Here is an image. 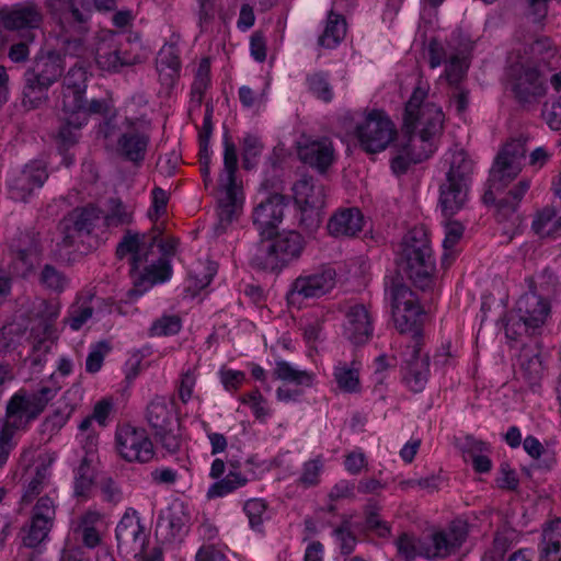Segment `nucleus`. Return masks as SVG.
I'll return each mask as SVG.
<instances>
[{"mask_svg": "<svg viewBox=\"0 0 561 561\" xmlns=\"http://www.w3.org/2000/svg\"><path fill=\"white\" fill-rule=\"evenodd\" d=\"M507 87L520 104L537 102L546 94L538 69L522 62L512 64L506 71Z\"/></svg>", "mask_w": 561, "mask_h": 561, "instance_id": "obj_9", "label": "nucleus"}, {"mask_svg": "<svg viewBox=\"0 0 561 561\" xmlns=\"http://www.w3.org/2000/svg\"><path fill=\"white\" fill-rule=\"evenodd\" d=\"M172 266L167 257H160L157 262L145 268V272L135 280V289L141 295L157 283H163L171 278Z\"/></svg>", "mask_w": 561, "mask_h": 561, "instance_id": "obj_30", "label": "nucleus"}, {"mask_svg": "<svg viewBox=\"0 0 561 561\" xmlns=\"http://www.w3.org/2000/svg\"><path fill=\"white\" fill-rule=\"evenodd\" d=\"M296 205L324 207L325 188L311 176L304 175L293 186Z\"/></svg>", "mask_w": 561, "mask_h": 561, "instance_id": "obj_28", "label": "nucleus"}, {"mask_svg": "<svg viewBox=\"0 0 561 561\" xmlns=\"http://www.w3.org/2000/svg\"><path fill=\"white\" fill-rule=\"evenodd\" d=\"M243 510L249 518L251 528L261 531L264 516L266 514L265 502L260 499L249 500L245 502Z\"/></svg>", "mask_w": 561, "mask_h": 561, "instance_id": "obj_52", "label": "nucleus"}, {"mask_svg": "<svg viewBox=\"0 0 561 561\" xmlns=\"http://www.w3.org/2000/svg\"><path fill=\"white\" fill-rule=\"evenodd\" d=\"M300 211L299 226L307 232L313 233L322 222L323 207L297 205Z\"/></svg>", "mask_w": 561, "mask_h": 561, "instance_id": "obj_49", "label": "nucleus"}, {"mask_svg": "<svg viewBox=\"0 0 561 561\" xmlns=\"http://www.w3.org/2000/svg\"><path fill=\"white\" fill-rule=\"evenodd\" d=\"M263 150V144L257 136L247 135L242 142V157L243 167L245 169H252L256 163V158Z\"/></svg>", "mask_w": 561, "mask_h": 561, "instance_id": "obj_50", "label": "nucleus"}, {"mask_svg": "<svg viewBox=\"0 0 561 561\" xmlns=\"http://www.w3.org/2000/svg\"><path fill=\"white\" fill-rule=\"evenodd\" d=\"M542 547L561 549V519H554L542 531Z\"/></svg>", "mask_w": 561, "mask_h": 561, "instance_id": "obj_59", "label": "nucleus"}, {"mask_svg": "<svg viewBox=\"0 0 561 561\" xmlns=\"http://www.w3.org/2000/svg\"><path fill=\"white\" fill-rule=\"evenodd\" d=\"M108 351L110 346L105 341L98 342L88 354L85 370L90 374L98 373L102 368L104 357Z\"/></svg>", "mask_w": 561, "mask_h": 561, "instance_id": "obj_56", "label": "nucleus"}, {"mask_svg": "<svg viewBox=\"0 0 561 561\" xmlns=\"http://www.w3.org/2000/svg\"><path fill=\"white\" fill-rule=\"evenodd\" d=\"M108 110L107 103L104 100L93 99L90 102H87L83 98L82 108L75 111H64L62 113L71 114L70 124H72L77 128H81L88 121L89 115L91 114H105Z\"/></svg>", "mask_w": 561, "mask_h": 561, "instance_id": "obj_39", "label": "nucleus"}, {"mask_svg": "<svg viewBox=\"0 0 561 561\" xmlns=\"http://www.w3.org/2000/svg\"><path fill=\"white\" fill-rule=\"evenodd\" d=\"M542 117L548 126L553 130L561 129V100L558 99L551 104L545 103Z\"/></svg>", "mask_w": 561, "mask_h": 561, "instance_id": "obj_63", "label": "nucleus"}, {"mask_svg": "<svg viewBox=\"0 0 561 561\" xmlns=\"http://www.w3.org/2000/svg\"><path fill=\"white\" fill-rule=\"evenodd\" d=\"M238 169L237 147L228 131L224 134V170L219 175V186L225 192V198L219 201L220 218L229 220L237 204L236 172Z\"/></svg>", "mask_w": 561, "mask_h": 561, "instance_id": "obj_12", "label": "nucleus"}, {"mask_svg": "<svg viewBox=\"0 0 561 561\" xmlns=\"http://www.w3.org/2000/svg\"><path fill=\"white\" fill-rule=\"evenodd\" d=\"M309 90L318 99L330 102L333 99V91L329 83L328 75L319 71L307 77Z\"/></svg>", "mask_w": 561, "mask_h": 561, "instance_id": "obj_48", "label": "nucleus"}, {"mask_svg": "<svg viewBox=\"0 0 561 561\" xmlns=\"http://www.w3.org/2000/svg\"><path fill=\"white\" fill-rule=\"evenodd\" d=\"M0 21L5 30L35 33L43 22V13L37 3L25 1L14 4L11 9H1Z\"/></svg>", "mask_w": 561, "mask_h": 561, "instance_id": "obj_15", "label": "nucleus"}, {"mask_svg": "<svg viewBox=\"0 0 561 561\" xmlns=\"http://www.w3.org/2000/svg\"><path fill=\"white\" fill-rule=\"evenodd\" d=\"M46 169L38 162L27 164L21 174L14 180L13 188L19 192V197L25 198L35 188L42 187L47 180Z\"/></svg>", "mask_w": 561, "mask_h": 561, "instance_id": "obj_29", "label": "nucleus"}, {"mask_svg": "<svg viewBox=\"0 0 561 561\" xmlns=\"http://www.w3.org/2000/svg\"><path fill=\"white\" fill-rule=\"evenodd\" d=\"M93 312V308L89 305L73 304L69 308L68 317L65 319V322L68 323L73 331H78L91 319Z\"/></svg>", "mask_w": 561, "mask_h": 561, "instance_id": "obj_53", "label": "nucleus"}, {"mask_svg": "<svg viewBox=\"0 0 561 561\" xmlns=\"http://www.w3.org/2000/svg\"><path fill=\"white\" fill-rule=\"evenodd\" d=\"M24 87L22 91L21 105L25 111H34L39 108L42 105L48 102V90L50 87L35 79L23 75Z\"/></svg>", "mask_w": 561, "mask_h": 561, "instance_id": "obj_32", "label": "nucleus"}, {"mask_svg": "<svg viewBox=\"0 0 561 561\" xmlns=\"http://www.w3.org/2000/svg\"><path fill=\"white\" fill-rule=\"evenodd\" d=\"M119 455L127 461L146 463L154 456L153 445L146 430L123 425L116 432Z\"/></svg>", "mask_w": 561, "mask_h": 561, "instance_id": "obj_13", "label": "nucleus"}, {"mask_svg": "<svg viewBox=\"0 0 561 561\" xmlns=\"http://www.w3.org/2000/svg\"><path fill=\"white\" fill-rule=\"evenodd\" d=\"M36 34L31 33H21V39L16 43H13L8 51L9 58L13 62H24L27 60L30 55V44L34 42Z\"/></svg>", "mask_w": 561, "mask_h": 561, "instance_id": "obj_55", "label": "nucleus"}, {"mask_svg": "<svg viewBox=\"0 0 561 561\" xmlns=\"http://www.w3.org/2000/svg\"><path fill=\"white\" fill-rule=\"evenodd\" d=\"M399 554L405 561H413L416 557L426 558V538H417L409 534H402L397 541Z\"/></svg>", "mask_w": 561, "mask_h": 561, "instance_id": "obj_38", "label": "nucleus"}, {"mask_svg": "<svg viewBox=\"0 0 561 561\" xmlns=\"http://www.w3.org/2000/svg\"><path fill=\"white\" fill-rule=\"evenodd\" d=\"M428 84L419 79L410 99L405 103L402 133L407 140L394 146L396 156L391 159V170L397 175L407 173L412 164H417L428 158L426 152H414L412 136L419 131L422 142L430 141L440 134L444 124V113L440 106L425 102Z\"/></svg>", "mask_w": 561, "mask_h": 561, "instance_id": "obj_2", "label": "nucleus"}, {"mask_svg": "<svg viewBox=\"0 0 561 561\" xmlns=\"http://www.w3.org/2000/svg\"><path fill=\"white\" fill-rule=\"evenodd\" d=\"M118 550L126 553L139 554L147 548L148 535L141 524L137 512L128 511L123 515L115 529Z\"/></svg>", "mask_w": 561, "mask_h": 561, "instance_id": "obj_17", "label": "nucleus"}, {"mask_svg": "<svg viewBox=\"0 0 561 561\" xmlns=\"http://www.w3.org/2000/svg\"><path fill=\"white\" fill-rule=\"evenodd\" d=\"M94 470L91 466V459L84 456L75 470L73 494L76 497L88 499L94 483Z\"/></svg>", "mask_w": 561, "mask_h": 561, "instance_id": "obj_36", "label": "nucleus"}, {"mask_svg": "<svg viewBox=\"0 0 561 561\" xmlns=\"http://www.w3.org/2000/svg\"><path fill=\"white\" fill-rule=\"evenodd\" d=\"M364 225V216L357 207L341 208L328 221L327 229L335 238L354 237Z\"/></svg>", "mask_w": 561, "mask_h": 561, "instance_id": "obj_24", "label": "nucleus"}, {"mask_svg": "<svg viewBox=\"0 0 561 561\" xmlns=\"http://www.w3.org/2000/svg\"><path fill=\"white\" fill-rule=\"evenodd\" d=\"M397 135L394 124L381 111L369 112L355 127L360 148L367 153L383 151Z\"/></svg>", "mask_w": 561, "mask_h": 561, "instance_id": "obj_8", "label": "nucleus"}, {"mask_svg": "<svg viewBox=\"0 0 561 561\" xmlns=\"http://www.w3.org/2000/svg\"><path fill=\"white\" fill-rule=\"evenodd\" d=\"M468 65L461 58L458 56L451 57L449 65L446 67L448 82L455 87H460L459 82L465 77Z\"/></svg>", "mask_w": 561, "mask_h": 561, "instance_id": "obj_62", "label": "nucleus"}, {"mask_svg": "<svg viewBox=\"0 0 561 561\" xmlns=\"http://www.w3.org/2000/svg\"><path fill=\"white\" fill-rule=\"evenodd\" d=\"M51 525L53 522L33 514L31 526L27 535L23 538V543L30 548L38 546L48 536Z\"/></svg>", "mask_w": 561, "mask_h": 561, "instance_id": "obj_44", "label": "nucleus"}, {"mask_svg": "<svg viewBox=\"0 0 561 561\" xmlns=\"http://www.w3.org/2000/svg\"><path fill=\"white\" fill-rule=\"evenodd\" d=\"M322 467L323 465L320 457L305 462L299 482L306 488L317 485Z\"/></svg>", "mask_w": 561, "mask_h": 561, "instance_id": "obj_58", "label": "nucleus"}, {"mask_svg": "<svg viewBox=\"0 0 561 561\" xmlns=\"http://www.w3.org/2000/svg\"><path fill=\"white\" fill-rule=\"evenodd\" d=\"M519 321L526 329L540 328L550 311L549 304L536 291L534 282L530 280L529 291L520 296L516 304Z\"/></svg>", "mask_w": 561, "mask_h": 561, "instance_id": "obj_20", "label": "nucleus"}, {"mask_svg": "<svg viewBox=\"0 0 561 561\" xmlns=\"http://www.w3.org/2000/svg\"><path fill=\"white\" fill-rule=\"evenodd\" d=\"M156 68L162 85L172 88L180 77L181 61L175 45H164L156 58Z\"/></svg>", "mask_w": 561, "mask_h": 561, "instance_id": "obj_26", "label": "nucleus"}, {"mask_svg": "<svg viewBox=\"0 0 561 561\" xmlns=\"http://www.w3.org/2000/svg\"><path fill=\"white\" fill-rule=\"evenodd\" d=\"M210 83V60L209 58H203L195 73L194 82L191 90V100L196 104L203 102L204 93Z\"/></svg>", "mask_w": 561, "mask_h": 561, "instance_id": "obj_40", "label": "nucleus"}, {"mask_svg": "<svg viewBox=\"0 0 561 561\" xmlns=\"http://www.w3.org/2000/svg\"><path fill=\"white\" fill-rule=\"evenodd\" d=\"M247 482L248 479L245 476L241 474L238 471L230 470L225 478L220 479L219 481H216L208 488L207 497L216 499L226 496L232 493L238 488L245 485Z\"/></svg>", "mask_w": 561, "mask_h": 561, "instance_id": "obj_37", "label": "nucleus"}, {"mask_svg": "<svg viewBox=\"0 0 561 561\" xmlns=\"http://www.w3.org/2000/svg\"><path fill=\"white\" fill-rule=\"evenodd\" d=\"M65 56L56 50H39L32 62V66L25 70L28 76L48 87L55 84L62 76L65 70Z\"/></svg>", "mask_w": 561, "mask_h": 561, "instance_id": "obj_19", "label": "nucleus"}, {"mask_svg": "<svg viewBox=\"0 0 561 561\" xmlns=\"http://www.w3.org/2000/svg\"><path fill=\"white\" fill-rule=\"evenodd\" d=\"M335 280L336 273L331 267L300 275L291 283L287 300L289 304H301L305 299L320 298L335 286Z\"/></svg>", "mask_w": 561, "mask_h": 561, "instance_id": "obj_11", "label": "nucleus"}, {"mask_svg": "<svg viewBox=\"0 0 561 561\" xmlns=\"http://www.w3.org/2000/svg\"><path fill=\"white\" fill-rule=\"evenodd\" d=\"M512 548V540L504 533H496L492 547L486 550L482 561H502L505 560V553Z\"/></svg>", "mask_w": 561, "mask_h": 561, "instance_id": "obj_51", "label": "nucleus"}, {"mask_svg": "<svg viewBox=\"0 0 561 561\" xmlns=\"http://www.w3.org/2000/svg\"><path fill=\"white\" fill-rule=\"evenodd\" d=\"M448 165L445 179L439 184L438 197V204L446 218L465 207L472 183L474 162L463 149H458L450 153Z\"/></svg>", "mask_w": 561, "mask_h": 561, "instance_id": "obj_4", "label": "nucleus"}, {"mask_svg": "<svg viewBox=\"0 0 561 561\" xmlns=\"http://www.w3.org/2000/svg\"><path fill=\"white\" fill-rule=\"evenodd\" d=\"M274 369V377L284 381L294 382L297 385H309L310 376L305 370H298L285 360H277Z\"/></svg>", "mask_w": 561, "mask_h": 561, "instance_id": "obj_47", "label": "nucleus"}, {"mask_svg": "<svg viewBox=\"0 0 561 561\" xmlns=\"http://www.w3.org/2000/svg\"><path fill=\"white\" fill-rule=\"evenodd\" d=\"M468 537V525L454 520L447 529L435 531L426 537V559H444L456 553Z\"/></svg>", "mask_w": 561, "mask_h": 561, "instance_id": "obj_14", "label": "nucleus"}, {"mask_svg": "<svg viewBox=\"0 0 561 561\" xmlns=\"http://www.w3.org/2000/svg\"><path fill=\"white\" fill-rule=\"evenodd\" d=\"M334 535L340 540V551L344 556L351 554L356 546V537L350 530L348 522H344L340 527L334 529Z\"/></svg>", "mask_w": 561, "mask_h": 561, "instance_id": "obj_60", "label": "nucleus"}, {"mask_svg": "<svg viewBox=\"0 0 561 561\" xmlns=\"http://www.w3.org/2000/svg\"><path fill=\"white\" fill-rule=\"evenodd\" d=\"M527 137L520 135L507 141L495 157L492 165V181L514 180L520 172V160L526 153Z\"/></svg>", "mask_w": 561, "mask_h": 561, "instance_id": "obj_16", "label": "nucleus"}, {"mask_svg": "<svg viewBox=\"0 0 561 561\" xmlns=\"http://www.w3.org/2000/svg\"><path fill=\"white\" fill-rule=\"evenodd\" d=\"M182 328L181 318L176 314L162 316L154 320L149 329L150 336L175 335Z\"/></svg>", "mask_w": 561, "mask_h": 561, "instance_id": "obj_46", "label": "nucleus"}, {"mask_svg": "<svg viewBox=\"0 0 561 561\" xmlns=\"http://www.w3.org/2000/svg\"><path fill=\"white\" fill-rule=\"evenodd\" d=\"M67 276L54 265L45 264L39 274V283L47 289L61 293L68 286Z\"/></svg>", "mask_w": 561, "mask_h": 561, "instance_id": "obj_43", "label": "nucleus"}, {"mask_svg": "<svg viewBox=\"0 0 561 561\" xmlns=\"http://www.w3.org/2000/svg\"><path fill=\"white\" fill-rule=\"evenodd\" d=\"M152 205L148 211V216L152 221H157L158 218L163 215L167 210L169 201L168 193L161 187H154L152 190Z\"/></svg>", "mask_w": 561, "mask_h": 561, "instance_id": "obj_61", "label": "nucleus"}, {"mask_svg": "<svg viewBox=\"0 0 561 561\" xmlns=\"http://www.w3.org/2000/svg\"><path fill=\"white\" fill-rule=\"evenodd\" d=\"M150 135L146 128L126 119V129L117 139V152L125 160L139 164L145 160Z\"/></svg>", "mask_w": 561, "mask_h": 561, "instance_id": "obj_18", "label": "nucleus"}, {"mask_svg": "<svg viewBox=\"0 0 561 561\" xmlns=\"http://www.w3.org/2000/svg\"><path fill=\"white\" fill-rule=\"evenodd\" d=\"M87 68L76 62L62 80L61 110L75 111L82 108L83 95L87 89Z\"/></svg>", "mask_w": 561, "mask_h": 561, "instance_id": "obj_21", "label": "nucleus"}, {"mask_svg": "<svg viewBox=\"0 0 561 561\" xmlns=\"http://www.w3.org/2000/svg\"><path fill=\"white\" fill-rule=\"evenodd\" d=\"M410 357L405 359L402 367V379L413 392H421L430 375V357L421 355V345H408Z\"/></svg>", "mask_w": 561, "mask_h": 561, "instance_id": "obj_22", "label": "nucleus"}, {"mask_svg": "<svg viewBox=\"0 0 561 561\" xmlns=\"http://www.w3.org/2000/svg\"><path fill=\"white\" fill-rule=\"evenodd\" d=\"M102 519L100 512L88 510L73 522V534L81 537L83 547L94 549L102 543V534L99 529Z\"/></svg>", "mask_w": 561, "mask_h": 561, "instance_id": "obj_25", "label": "nucleus"}, {"mask_svg": "<svg viewBox=\"0 0 561 561\" xmlns=\"http://www.w3.org/2000/svg\"><path fill=\"white\" fill-rule=\"evenodd\" d=\"M95 61L101 70L118 72L123 67L138 64L140 57L125 48L116 32L108 31L99 37L95 47Z\"/></svg>", "mask_w": 561, "mask_h": 561, "instance_id": "obj_10", "label": "nucleus"}, {"mask_svg": "<svg viewBox=\"0 0 561 561\" xmlns=\"http://www.w3.org/2000/svg\"><path fill=\"white\" fill-rule=\"evenodd\" d=\"M334 378L342 391L348 393L359 391V377L356 369L348 368L346 365H339L334 368Z\"/></svg>", "mask_w": 561, "mask_h": 561, "instance_id": "obj_45", "label": "nucleus"}, {"mask_svg": "<svg viewBox=\"0 0 561 561\" xmlns=\"http://www.w3.org/2000/svg\"><path fill=\"white\" fill-rule=\"evenodd\" d=\"M398 268L422 290L432 284L435 259L427 233L422 228L411 229L402 239L397 259Z\"/></svg>", "mask_w": 561, "mask_h": 561, "instance_id": "obj_3", "label": "nucleus"}, {"mask_svg": "<svg viewBox=\"0 0 561 561\" xmlns=\"http://www.w3.org/2000/svg\"><path fill=\"white\" fill-rule=\"evenodd\" d=\"M107 228H117L133 221V210L118 197H111L106 203V213L103 216Z\"/></svg>", "mask_w": 561, "mask_h": 561, "instance_id": "obj_35", "label": "nucleus"}, {"mask_svg": "<svg viewBox=\"0 0 561 561\" xmlns=\"http://www.w3.org/2000/svg\"><path fill=\"white\" fill-rule=\"evenodd\" d=\"M180 423L167 428L154 432V437L161 443L162 447L170 454H175L181 447V436L178 433Z\"/></svg>", "mask_w": 561, "mask_h": 561, "instance_id": "obj_54", "label": "nucleus"}, {"mask_svg": "<svg viewBox=\"0 0 561 561\" xmlns=\"http://www.w3.org/2000/svg\"><path fill=\"white\" fill-rule=\"evenodd\" d=\"M146 419L153 432L167 428L179 423L174 417L173 410L164 397H156L150 401L146 411Z\"/></svg>", "mask_w": 561, "mask_h": 561, "instance_id": "obj_31", "label": "nucleus"}, {"mask_svg": "<svg viewBox=\"0 0 561 561\" xmlns=\"http://www.w3.org/2000/svg\"><path fill=\"white\" fill-rule=\"evenodd\" d=\"M345 34L346 21L344 16L331 10L323 34L319 37V45L325 48H334L343 41Z\"/></svg>", "mask_w": 561, "mask_h": 561, "instance_id": "obj_33", "label": "nucleus"}, {"mask_svg": "<svg viewBox=\"0 0 561 561\" xmlns=\"http://www.w3.org/2000/svg\"><path fill=\"white\" fill-rule=\"evenodd\" d=\"M533 230L540 237L561 236V216L557 217L553 207H545L533 220Z\"/></svg>", "mask_w": 561, "mask_h": 561, "instance_id": "obj_34", "label": "nucleus"}, {"mask_svg": "<svg viewBox=\"0 0 561 561\" xmlns=\"http://www.w3.org/2000/svg\"><path fill=\"white\" fill-rule=\"evenodd\" d=\"M386 287L392 300V313L396 328L400 333H411L410 345H421L423 310L417 296L408 287L400 275L386 280Z\"/></svg>", "mask_w": 561, "mask_h": 561, "instance_id": "obj_5", "label": "nucleus"}, {"mask_svg": "<svg viewBox=\"0 0 561 561\" xmlns=\"http://www.w3.org/2000/svg\"><path fill=\"white\" fill-rule=\"evenodd\" d=\"M141 245L139 233H133L130 230H127L121 242L116 248V255L119 259H123L126 254L130 253L131 256V272L138 268L139 263L142 261L141 255L139 254V248Z\"/></svg>", "mask_w": 561, "mask_h": 561, "instance_id": "obj_41", "label": "nucleus"}, {"mask_svg": "<svg viewBox=\"0 0 561 561\" xmlns=\"http://www.w3.org/2000/svg\"><path fill=\"white\" fill-rule=\"evenodd\" d=\"M298 153L304 163L317 169L320 173H324L334 159V149L328 139L300 147Z\"/></svg>", "mask_w": 561, "mask_h": 561, "instance_id": "obj_27", "label": "nucleus"}, {"mask_svg": "<svg viewBox=\"0 0 561 561\" xmlns=\"http://www.w3.org/2000/svg\"><path fill=\"white\" fill-rule=\"evenodd\" d=\"M101 217L102 210L93 204L73 208L59 222L62 245L81 253L91 251V236Z\"/></svg>", "mask_w": 561, "mask_h": 561, "instance_id": "obj_6", "label": "nucleus"}, {"mask_svg": "<svg viewBox=\"0 0 561 561\" xmlns=\"http://www.w3.org/2000/svg\"><path fill=\"white\" fill-rule=\"evenodd\" d=\"M345 318V337L355 345L367 343L373 335V324L366 307L364 305L350 307Z\"/></svg>", "mask_w": 561, "mask_h": 561, "instance_id": "obj_23", "label": "nucleus"}, {"mask_svg": "<svg viewBox=\"0 0 561 561\" xmlns=\"http://www.w3.org/2000/svg\"><path fill=\"white\" fill-rule=\"evenodd\" d=\"M287 205V196L273 193L254 207L252 222L260 236L250 259L254 268L279 272L301 255L302 237L296 231L278 232Z\"/></svg>", "mask_w": 561, "mask_h": 561, "instance_id": "obj_1", "label": "nucleus"}, {"mask_svg": "<svg viewBox=\"0 0 561 561\" xmlns=\"http://www.w3.org/2000/svg\"><path fill=\"white\" fill-rule=\"evenodd\" d=\"M64 123L60 125L58 130V142L62 149H68L78 141V130L80 128L75 127L70 124L71 114L64 113Z\"/></svg>", "mask_w": 561, "mask_h": 561, "instance_id": "obj_57", "label": "nucleus"}, {"mask_svg": "<svg viewBox=\"0 0 561 561\" xmlns=\"http://www.w3.org/2000/svg\"><path fill=\"white\" fill-rule=\"evenodd\" d=\"M520 369L523 377L529 383V386H537L543 374V366L540 355L533 354L528 356L526 353H524L522 355Z\"/></svg>", "mask_w": 561, "mask_h": 561, "instance_id": "obj_42", "label": "nucleus"}, {"mask_svg": "<svg viewBox=\"0 0 561 561\" xmlns=\"http://www.w3.org/2000/svg\"><path fill=\"white\" fill-rule=\"evenodd\" d=\"M463 226L459 221H447L445 225V238L443 247L445 250H450L461 239L463 234Z\"/></svg>", "mask_w": 561, "mask_h": 561, "instance_id": "obj_64", "label": "nucleus"}, {"mask_svg": "<svg viewBox=\"0 0 561 561\" xmlns=\"http://www.w3.org/2000/svg\"><path fill=\"white\" fill-rule=\"evenodd\" d=\"M58 392V388L42 387L35 392L21 389L7 403L5 425L13 430H23L36 420Z\"/></svg>", "mask_w": 561, "mask_h": 561, "instance_id": "obj_7", "label": "nucleus"}]
</instances>
